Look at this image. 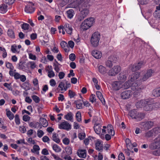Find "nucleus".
<instances>
[{
	"instance_id": "31",
	"label": "nucleus",
	"mask_w": 160,
	"mask_h": 160,
	"mask_svg": "<svg viewBox=\"0 0 160 160\" xmlns=\"http://www.w3.org/2000/svg\"><path fill=\"white\" fill-rule=\"evenodd\" d=\"M6 115L10 120H12L14 118V114L10 111L8 109H6Z\"/></svg>"
},
{
	"instance_id": "6",
	"label": "nucleus",
	"mask_w": 160,
	"mask_h": 160,
	"mask_svg": "<svg viewBox=\"0 0 160 160\" xmlns=\"http://www.w3.org/2000/svg\"><path fill=\"white\" fill-rule=\"evenodd\" d=\"M153 122L151 121L142 122L140 123L142 128L145 130H148L150 129L153 126Z\"/></svg>"
},
{
	"instance_id": "17",
	"label": "nucleus",
	"mask_w": 160,
	"mask_h": 160,
	"mask_svg": "<svg viewBox=\"0 0 160 160\" xmlns=\"http://www.w3.org/2000/svg\"><path fill=\"white\" fill-rule=\"evenodd\" d=\"M102 142L99 140H97L95 143L96 149L98 151H101L102 150Z\"/></svg>"
},
{
	"instance_id": "21",
	"label": "nucleus",
	"mask_w": 160,
	"mask_h": 160,
	"mask_svg": "<svg viewBox=\"0 0 160 160\" xmlns=\"http://www.w3.org/2000/svg\"><path fill=\"white\" fill-rule=\"evenodd\" d=\"M78 155L80 158H85L86 157V150L85 149H79L77 152Z\"/></svg>"
},
{
	"instance_id": "45",
	"label": "nucleus",
	"mask_w": 160,
	"mask_h": 160,
	"mask_svg": "<svg viewBox=\"0 0 160 160\" xmlns=\"http://www.w3.org/2000/svg\"><path fill=\"white\" fill-rule=\"evenodd\" d=\"M30 27L29 25L27 23H24L21 25L22 28L24 30H28Z\"/></svg>"
},
{
	"instance_id": "35",
	"label": "nucleus",
	"mask_w": 160,
	"mask_h": 160,
	"mask_svg": "<svg viewBox=\"0 0 160 160\" xmlns=\"http://www.w3.org/2000/svg\"><path fill=\"white\" fill-rule=\"evenodd\" d=\"M39 122L43 127H46L48 125V122L47 120L43 118H40Z\"/></svg>"
},
{
	"instance_id": "29",
	"label": "nucleus",
	"mask_w": 160,
	"mask_h": 160,
	"mask_svg": "<svg viewBox=\"0 0 160 160\" xmlns=\"http://www.w3.org/2000/svg\"><path fill=\"white\" fill-rule=\"evenodd\" d=\"M90 28L88 23L84 20L80 26L81 29L83 30H86Z\"/></svg>"
},
{
	"instance_id": "64",
	"label": "nucleus",
	"mask_w": 160,
	"mask_h": 160,
	"mask_svg": "<svg viewBox=\"0 0 160 160\" xmlns=\"http://www.w3.org/2000/svg\"><path fill=\"white\" fill-rule=\"evenodd\" d=\"M137 66L136 68L138 70L140 69L143 66V63L142 62H139L138 63H135Z\"/></svg>"
},
{
	"instance_id": "2",
	"label": "nucleus",
	"mask_w": 160,
	"mask_h": 160,
	"mask_svg": "<svg viewBox=\"0 0 160 160\" xmlns=\"http://www.w3.org/2000/svg\"><path fill=\"white\" fill-rule=\"evenodd\" d=\"M143 88L141 83H138V81L135 82L132 86V90L134 91L133 93L134 97L136 98L138 97Z\"/></svg>"
},
{
	"instance_id": "52",
	"label": "nucleus",
	"mask_w": 160,
	"mask_h": 160,
	"mask_svg": "<svg viewBox=\"0 0 160 160\" xmlns=\"http://www.w3.org/2000/svg\"><path fill=\"white\" fill-rule=\"evenodd\" d=\"M149 148L151 149H155L158 148L154 141V142L151 143L149 145Z\"/></svg>"
},
{
	"instance_id": "40",
	"label": "nucleus",
	"mask_w": 160,
	"mask_h": 160,
	"mask_svg": "<svg viewBox=\"0 0 160 160\" xmlns=\"http://www.w3.org/2000/svg\"><path fill=\"white\" fill-rule=\"evenodd\" d=\"M53 150L56 152H59L61 151V149L60 147L56 144H54L52 147Z\"/></svg>"
},
{
	"instance_id": "19",
	"label": "nucleus",
	"mask_w": 160,
	"mask_h": 160,
	"mask_svg": "<svg viewBox=\"0 0 160 160\" xmlns=\"http://www.w3.org/2000/svg\"><path fill=\"white\" fill-rule=\"evenodd\" d=\"M147 102L146 100H142L136 102V106L137 108H142V107L144 108Z\"/></svg>"
},
{
	"instance_id": "56",
	"label": "nucleus",
	"mask_w": 160,
	"mask_h": 160,
	"mask_svg": "<svg viewBox=\"0 0 160 160\" xmlns=\"http://www.w3.org/2000/svg\"><path fill=\"white\" fill-rule=\"evenodd\" d=\"M154 142L155 144L157 145L158 148H160V138L158 137L154 140Z\"/></svg>"
},
{
	"instance_id": "27",
	"label": "nucleus",
	"mask_w": 160,
	"mask_h": 160,
	"mask_svg": "<svg viewBox=\"0 0 160 160\" xmlns=\"http://www.w3.org/2000/svg\"><path fill=\"white\" fill-rule=\"evenodd\" d=\"M64 118L67 120L73 122V114L71 112H69L65 115Z\"/></svg>"
},
{
	"instance_id": "14",
	"label": "nucleus",
	"mask_w": 160,
	"mask_h": 160,
	"mask_svg": "<svg viewBox=\"0 0 160 160\" xmlns=\"http://www.w3.org/2000/svg\"><path fill=\"white\" fill-rule=\"evenodd\" d=\"M134 82H133L130 79L128 80L122 85V88L124 89H126L131 87V88L132 89V86Z\"/></svg>"
},
{
	"instance_id": "24",
	"label": "nucleus",
	"mask_w": 160,
	"mask_h": 160,
	"mask_svg": "<svg viewBox=\"0 0 160 160\" xmlns=\"http://www.w3.org/2000/svg\"><path fill=\"white\" fill-rule=\"evenodd\" d=\"M74 103L76 105V108L77 109H81L83 108V101L81 100H76Z\"/></svg>"
},
{
	"instance_id": "4",
	"label": "nucleus",
	"mask_w": 160,
	"mask_h": 160,
	"mask_svg": "<svg viewBox=\"0 0 160 160\" xmlns=\"http://www.w3.org/2000/svg\"><path fill=\"white\" fill-rule=\"evenodd\" d=\"M100 38V35L98 32H94L92 35L91 39V42L94 47L97 46L99 44V42Z\"/></svg>"
},
{
	"instance_id": "20",
	"label": "nucleus",
	"mask_w": 160,
	"mask_h": 160,
	"mask_svg": "<svg viewBox=\"0 0 160 160\" xmlns=\"http://www.w3.org/2000/svg\"><path fill=\"white\" fill-rule=\"evenodd\" d=\"M140 75V72H135L132 75L130 79L133 82H136L135 81L139 78ZM137 81H138V83H140L138 80H137Z\"/></svg>"
},
{
	"instance_id": "53",
	"label": "nucleus",
	"mask_w": 160,
	"mask_h": 160,
	"mask_svg": "<svg viewBox=\"0 0 160 160\" xmlns=\"http://www.w3.org/2000/svg\"><path fill=\"white\" fill-rule=\"evenodd\" d=\"M89 100L92 103H93L94 102H95L96 101V99L95 95L92 94L90 97Z\"/></svg>"
},
{
	"instance_id": "57",
	"label": "nucleus",
	"mask_w": 160,
	"mask_h": 160,
	"mask_svg": "<svg viewBox=\"0 0 160 160\" xmlns=\"http://www.w3.org/2000/svg\"><path fill=\"white\" fill-rule=\"evenodd\" d=\"M15 121L17 125H19L20 123V120L18 115L16 114L15 115Z\"/></svg>"
},
{
	"instance_id": "47",
	"label": "nucleus",
	"mask_w": 160,
	"mask_h": 160,
	"mask_svg": "<svg viewBox=\"0 0 160 160\" xmlns=\"http://www.w3.org/2000/svg\"><path fill=\"white\" fill-rule=\"evenodd\" d=\"M65 151L67 153L68 155H70L72 154V149L70 146H68L66 147L65 149Z\"/></svg>"
},
{
	"instance_id": "12",
	"label": "nucleus",
	"mask_w": 160,
	"mask_h": 160,
	"mask_svg": "<svg viewBox=\"0 0 160 160\" xmlns=\"http://www.w3.org/2000/svg\"><path fill=\"white\" fill-rule=\"evenodd\" d=\"M146 101L147 102V103L145 104L144 107V109L146 111H152L153 109L152 103L148 99H146Z\"/></svg>"
},
{
	"instance_id": "32",
	"label": "nucleus",
	"mask_w": 160,
	"mask_h": 160,
	"mask_svg": "<svg viewBox=\"0 0 160 160\" xmlns=\"http://www.w3.org/2000/svg\"><path fill=\"white\" fill-rule=\"evenodd\" d=\"M152 95L154 97H160V88H157L154 89L152 92Z\"/></svg>"
},
{
	"instance_id": "26",
	"label": "nucleus",
	"mask_w": 160,
	"mask_h": 160,
	"mask_svg": "<svg viewBox=\"0 0 160 160\" xmlns=\"http://www.w3.org/2000/svg\"><path fill=\"white\" fill-rule=\"evenodd\" d=\"M8 6L5 4H3L0 5V12L4 14L6 13L7 11Z\"/></svg>"
},
{
	"instance_id": "62",
	"label": "nucleus",
	"mask_w": 160,
	"mask_h": 160,
	"mask_svg": "<svg viewBox=\"0 0 160 160\" xmlns=\"http://www.w3.org/2000/svg\"><path fill=\"white\" fill-rule=\"evenodd\" d=\"M29 58L33 60H35L36 59V57L35 55H33L32 53L28 54Z\"/></svg>"
},
{
	"instance_id": "49",
	"label": "nucleus",
	"mask_w": 160,
	"mask_h": 160,
	"mask_svg": "<svg viewBox=\"0 0 160 160\" xmlns=\"http://www.w3.org/2000/svg\"><path fill=\"white\" fill-rule=\"evenodd\" d=\"M83 104L84 105L87 107L89 108L91 107V108L89 109V110L90 111L92 110V108L91 106L90 103L88 101H83Z\"/></svg>"
},
{
	"instance_id": "41",
	"label": "nucleus",
	"mask_w": 160,
	"mask_h": 160,
	"mask_svg": "<svg viewBox=\"0 0 160 160\" xmlns=\"http://www.w3.org/2000/svg\"><path fill=\"white\" fill-rule=\"evenodd\" d=\"M58 87L60 88L61 91L64 90L65 91V85L64 80L60 82L58 85Z\"/></svg>"
},
{
	"instance_id": "16",
	"label": "nucleus",
	"mask_w": 160,
	"mask_h": 160,
	"mask_svg": "<svg viewBox=\"0 0 160 160\" xmlns=\"http://www.w3.org/2000/svg\"><path fill=\"white\" fill-rule=\"evenodd\" d=\"M127 76L125 72H122L119 74L118 76V79L121 82H124L127 79Z\"/></svg>"
},
{
	"instance_id": "22",
	"label": "nucleus",
	"mask_w": 160,
	"mask_h": 160,
	"mask_svg": "<svg viewBox=\"0 0 160 160\" xmlns=\"http://www.w3.org/2000/svg\"><path fill=\"white\" fill-rule=\"evenodd\" d=\"M92 55L96 59L100 58L102 56V54L101 52L97 50L92 51Z\"/></svg>"
},
{
	"instance_id": "60",
	"label": "nucleus",
	"mask_w": 160,
	"mask_h": 160,
	"mask_svg": "<svg viewBox=\"0 0 160 160\" xmlns=\"http://www.w3.org/2000/svg\"><path fill=\"white\" fill-rule=\"evenodd\" d=\"M48 76L49 78H52L54 77L55 75V73L53 70L51 71H48Z\"/></svg>"
},
{
	"instance_id": "33",
	"label": "nucleus",
	"mask_w": 160,
	"mask_h": 160,
	"mask_svg": "<svg viewBox=\"0 0 160 160\" xmlns=\"http://www.w3.org/2000/svg\"><path fill=\"white\" fill-rule=\"evenodd\" d=\"M85 21L88 23L89 26L91 27L94 22V19L93 18H89L86 19Z\"/></svg>"
},
{
	"instance_id": "10",
	"label": "nucleus",
	"mask_w": 160,
	"mask_h": 160,
	"mask_svg": "<svg viewBox=\"0 0 160 160\" xmlns=\"http://www.w3.org/2000/svg\"><path fill=\"white\" fill-rule=\"evenodd\" d=\"M59 128L60 129L69 130L71 128V125L67 122L64 121L59 125Z\"/></svg>"
},
{
	"instance_id": "63",
	"label": "nucleus",
	"mask_w": 160,
	"mask_h": 160,
	"mask_svg": "<svg viewBox=\"0 0 160 160\" xmlns=\"http://www.w3.org/2000/svg\"><path fill=\"white\" fill-rule=\"evenodd\" d=\"M68 95L70 98H73L76 95L75 93L73 92L72 91L69 90L68 92Z\"/></svg>"
},
{
	"instance_id": "28",
	"label": "nucleus",
	"mask_w": 160,
	"mask_h": 160,
	"mask_svg": "<svg viewBox=\"0 0 160 160\" xmlns=\"http://www.w3.org/2000/svg\"><path fill=\"white\" fill-rule=\"evenodd\" d=\"M107 130L108 132L112 136H113L115 134V132L113 130V128L112 126L109 124L108 125L107 127Z\"/></svg>"
},
{
	"instance_id": "36",
	"label": "nucleus",
	"mask_w": 160,
	"mask_h": 160,
	"mask_svg": "<svg viewBox=\"0 0 160 160\" xmlns=\"http://www.w3.org/2000/svg\"><path fill=\"white\" fill-rule=\"evenodd\" d=\"M52 140L58 143L60 142V140L57 133H53L52 136Z\"/></svg>"
},
{
	"instance_id": "42",
	"label": "nucleus",
	"mask_w": 160,
	"mask_h": 160,
	"mask_svg": "<svg viewBox=\"0 0 160 160\" xmlns=\"http://www.w3.org/2000/svg\"><path fill=\"white\" fill-rule=\"evenodd\" d=\"M8 35L11 38H13L15 37L13 31L11 29H9L8 31Z\"/></svg>"
},
{
	"instance_id": "25",
	"label": "nucleus",
	"mask_w": 160,
	"mask_h": 160,
	"mask_svg": "<svg viewBox=\"0 0 160 160\" xmlns=\"http://www.w3.org/2000/svg\"><path fill=\"white\" fill-rule=\"evenodd\" d=\"M98 68L99 72L102 75L105 74L107 72L106 68L102 65H98Z\"/></svg>"
},
{
	"instance_id": "18",
	"label": "nucleus",
	"mask_w": 160,
	"mask_h": 160,
	"mask_svg": "<svg viewBox=\"0 0 160 160\" xmlns=\"http://www.w3.org/2000/svg\"><path fill=\"white\" fill-rule=\"evenodd\" d=\"M26 65L27 66L28 69L29 68L33 70L36 68L37 65L35 62L34 61H30L27 62Z\"/></svg>"
},
{
	"instance_id": "44",
	"label": "nucleus",
	"mask_w": 160,
	"mask_h": 160,
	"mask_svg": "<svg viewBox=\"0 0 160 160\" xmlns=\"http://www.w3.org/2000/svg\"><path fill=\"white\" fill-rule=\"evenodd\" d=\"M32 98L33 100L36 103H38L40 101V98L37 96L35 95H33L32 96Z\"/></svg>"
},
{
	"instance_id": "61",
	"label": "nucleus",
	"mask_w": 160,
	"mask_h": 160,
	"mask_svg": "<svg viewBox=\"0 0 160 160\" xmlns=\"http://www.w3.org/2000/svg\"><path fill=\"white\" fill-rule=\"evenodd\" d=\"M154 16L156 18H160V11H158L157 10H155L154 13Z\"/></svg>"
},
{
	"instance_id": "7",
	"label": "nucleus",
	"mask_w": 160,
	"mask_h": 160,
	"mask_svg": "<svg viewBox=\"0 0 160 160\" xmlns=\"http://www.w3.org/2000/svg\"><path fill=\"white\" fill-rule=\"evenodd\" d=\"M153 73V71L151 69L148 70L142 76L141 78V80L142 81H146L148 78L152 76Z\"/></svg>"
},
{
	"instance_id": "51",
	"label": "nucleus",
	"mask_w": 160,
	"mask_h": 160,
	"mask_svg": "<svg viewBox=\"0 0 160 160\" xmlns=\"http://www.w3.org/2000/svg\"><path fill=\"white\" fill-rule=\"evenodd\" d=\"M76 118H77V120L78 122H80L81 121V112H78L76 113Z\"/></svg>"
},
{
	"instance_id": "34",
	"label": "nucleus",
	"mask_w": 160,
	"mask_h": 160,
	"mask_svg": "<svg viewBox=\"0 0 160 160\" xmlns=\"http://www.w3.org/2000/svg\"><path fill=\"white\" fill-rule=\"evenodd\" d=\"M67 14L68 18L71 19L74 15V12L73 9H70L67 11Z\"/></svg>"
},
{
	"instance_id": "30",
	"label": "nucleus",
	"mask_w": 160,
	"mask_h": 160,
	"mask_svg": "<svg viewBox=\"0 0 160 160\" xmlns=\"http://www.w3.org/2000/svg\"><path fill=\"white\" fill-rule=\"evenodd\" d=\"M96 94L97 97L102 102V104L104 105L105 104V100L103 97L102 93L99 91H97L96 92Z\"/></svg>"
},
{
	"instance_id": "46",
	"label": "nucleus",
	"mask_w": 160,
	"mask_h": 160,
	"mask_svg": "<svg viewBox=\"0 0 160 160\" xmlns=\"http://www.w3.org/2000/svg\"><path fill=\"white\" fill-rule=\"evenodd\" d=\"M21 87L24 90L28 89L29 88V84L27 82H25L21 86Z\"/></svg>"
},
{
	"instance_id": "37",
	"label": "nucleus",
	"mask_w": 160,
	"mask_h": 160,
	"mask_svg": "<svg viewBox=\"0 0 160 160\" xmlns=\"http://www.w3.org/2000/svg\"><path fill=\"white\" fill-rule=\"evenodd\" d=\"M60 45L62 48H63L65 52L68 51V47L67 43L65 41H62L61 42Z\"/></svg>"
},
{
	"instance_id": "23",
	"label": "nucleus",
	"mask_w": 160,
	"mask_h": 160,
	"mask_svg": "<svg viewBox=\"0 0 160 160\" xmlns=\"http://www.w3.org/2000/svg\"><path fill=\"white\" fill-rule=\"evenodd\" d=\"M101 125L100 124L96 123L95 124L94 128L95 132L97 134H100L101 132Z\"/></svg>"
},
{
	"instance_id": "54",
	"label": "nucleus",
	"mask_w": 160,
	"mask_h": 160,
	"mask_svg": "<svg viewBox=\"0 0 160 160\" xmlns=\"http://www.w3.org/2000/svg\"><path fill=\"white\" fill-rule=\"evenodd\" d=\"M58 65H59L57 62L56 61V63H53V66L54 67V69L56 72H58L60 69L58 67Z\"/></svg>"
},
{
	"instance_id": "13",
	"label": "nucleus",
	"mask_w": 160,
	"mask_h": 160,
	"mask_svg": "<svg viewBox=\"0 0 160 160\" xmlns=\"http://www.w3.org/2000/svg\"><path fill=\"white\" fill-rule=\"evenodd\" d=\"M64 28L68 34L70 35L72 33L73 29L71 24L66 23L64 26Z\"/></svg>"
},
{
	"instance_id": "15",
	"label": "nucleus",
	"mask_w": 160,
	"mask_h": 160,
	"mask_svg": "<svg viewBox=\"0 0 160 160\" xmlns=\"http://www.w3.org/2000/svg\"><path fill=\"white\" fill-rule=\"evenodd\" d=\"M24 11L27 13H31L34 12L35 9L32 5L28 4L25 6Z\"/></svg>"
},
{
	"instance_id": "3",
	"label": "nucleus",
	"mask_w": 160,
	"mask_h": 160,
	"mask_svg": "<svg viewBox=\"0 0 160 160\" xmlns=\"http://www.w3.org/2000/svg\"><path fill=\"white\" fill-rule=\"evenodd\" d=\"M129 115L132 118L136 119L137 121H140L145 117L144 113L138 112L135 109L130 111L128 113Z\"/></svg>"
},
{
	"instance_id": "9",
	"label": "nucleus",
	"mask_w": 160,
	"mask_h": 160,
	"mask_svg": "<svg viewBox=\"0 0 160 160\" xmlns=\"http://www.w3.org/2000/svg\"><path fill=\"white\" fill-rule=\"evenodd\" d=\"M111 85L112 89L115 91L118 90L122 88V84L120 81L112 82Z\"/></svg>"
},
{
	"instance_id": "50",
	"label": "nucleus",
	"mask_w": 160,
	"mask_h": 160,
	"mask_svg": "<svg viewBox=\"0 0 160 160\" xmlns=\"http://www.w3.org/2000/svg\"><path fill=\"white\" fill-rule=\"evenodd\" d=\"M108 59L111 61L112 63L115 62L117 60V58L114 56H111L108 58Z\"/></svg>"
},
{
	"instance_id": "39",
	"label": "nucleus",
	"mask_w": 160,
	"mask_h": 160,
	"mask_svg": "<svg viewBox=\"0 0 160 160\" xmlns=\"http://www.w3.org/2000/svg\"><path fill=\"white\" fill-rule=\"evenodd\" d=\"M125 142L127 148L129 149H132V144L130 139L128 138H126V139Z\"/></svg>"
},
{
	"instance_id": "43",
	"label": "nucleus",
	"mask_w": 160,
	"mask_h": 160,
	"mask_svg": "<svg viewBox=\"0 0 160 160\" xmlns=\"http://www.w3.org/2000/svg\"><path fill=\"white\" fill-rule=\"evenodd\" d=\"M11 50L13 53H18L19 52L18 50L17 46L15 45H12L11 46Z\"/></svg>"
},
{
	"instance_id": "38",
	"label": "nucleus",
	"mask_w": 160,
	"mask_h": 160,
	"mask_svg": "<svg viewBox=\"0 0 160 160\" xmlns=\"http://www.w3.org/2000/svg\"><path fill=\"white\" fill-rule=\"evenodd\" d=\"M40 148L38 145H35L33 146V150H31V151L33 152H36L37 154L39 153V151L40 150Z\"/></svg>"
},
{
	"instance_id": "59",
	"label": "nucleus",
	"mask_w": 160,
	"mask_h": 160,
	"mask_svg": "<svg viewBox=\"0 0 160 160\" xmlns=\"http://www.w3.org/2000/svg\"><path fill=\"white\" fill-rule=\"evenodd\" d=\"M152 105L153 107V109H157L160 107V103H152Z\"/></svg>"
},
{
	"instance_id": "58",
	"label": "nucleus",
	"mask_w": 160,
	"mask_h": 160,
	"mask_svg": "<svg viewBox=\"0 0 160 160\" xmlns=\"http://www.w3.org/2000/svg\"><path fill=\"white\" fill-rule=\"evenodd\" d=\"M44 133L41 130H38L37 131L38 136L39 138H41L44 135Z\"/></svg>"
},
{
	"instance_id": "8",
	"label": "nucleus",
	"mask_w": 160,
	"mask_h": 160,
	"mask_svg": "<svg viewBox=\"0 0 160 160\" xmlns=\"http://www.w3.org/2000/svg\"><path fill=\"white\" fill-rule=\"evenodd\" d=\"M132 93L131 90H126L121 93V97L123 99H127L130 98L132 96Z\"/></svg>"
},
{
	"instance_id": "5",
	"label": "nucleus",
	"mask_w": 160,
	"mask_h": 160,
	"mask_svg": "<svg viewBox=\"0 0 160 160\" xmlns=\"http://www.w3.org/2000/svg\"><path fill=\"white\" fill-rule=\"evenodd\" d=\"M121 70V67L117 65L114 66L108 72V74L110 76H114L118 74Z\"/></svg>"
},
{
	"instance_id": "55",
	"label": "nucleus",
	"mask_w": 160,
	"mask_h": 160,
	"mask_svg": "<svg viewBox=\"0 0 160 160\" xmlns=\"http://www.w3.org/2000/svg\"><path fill=\"white\" fill-rule=\"evenodd\" d=\"M6 66L7 68L10 70H13L14 67L12 64L8 62H6Z\"/></svg>"
},
{
	"instance_id": "1",
	"label": "nucleus",
	"mask_w": 160,
	"mask_h": 160,
	"mask_svg": "<svg viewBox=\"0 0 160 160\" xmlns=\"http://www.w3.org/2000/svg\"><path fill=\"white\" fill-rule=\"evenodd\" d=\"M89 2V0H80L78 3L74 2L70 4V7L72 8H76L78 7L79 8L80 14L78 18V21L82 20L89 14L90 8Z\"/></svg>"
},
{
	"instance_id": "48",
	"label": "nucleus",
	"mask_w": 160,
	"mask_h": 160,
	"mask_svg": "<svg viewBox=\"0 0 160 160\" xmlns=\"http://www.w3.org/2000/svg\"><path fill=\"white\" fill-rule=\"evenodd\" d=\"M105 65L106 67L111 68L113 66L112 62L108 59L105 62Z\"/></svg>"
},
{
	"instance_id": "11",
	"label": "nucleus",
	"mask_w": 160,
	"mask_h": 160,
	"mask_svg": "<svg viewBox=\"0 0 160 160\" xmlns=\"http://www.w3.org/2000/svg\"><path fill=\"white\" fill-rule=\"evenodd\" d=\"M25 62L23 61H21L18 64V68L27 72H29V70L28 69L27 67L25 66Z\"/></svg>"
}]
</instances>
